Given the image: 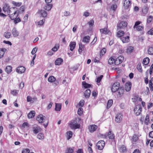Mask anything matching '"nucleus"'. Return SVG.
Wrapping results in <instances>:
<instances>
[{"instance_id": "obj_23", "label": "nucleus", "mask_w": 153, "mask_h": 153, "mask_svg": "<svg viewBox=\"0 0 153 153\" xmlns=\"http://www.w3.org/2000/svg\"><path fill=\"white\" fill-rule=\"evenodd\" d=\"M7 49L5 48H0V59L3 58L6 52Z\"/></svg>"}, {"instance_id": "obj_49", "label": "nucleus", "mask_w": 153, "mask_h": 153, "mask_svg": "<svg viewBox=\"0 0 153 153\" xmlns=\"http://www.w3.org/2000/svg\"><path fill=\"white\" fill-rule=\"evenodd\" d=\"M33 133L36 134L38 133L39 131H40V130L41 128L40 127L37 126L36 127H33Z\"/></svg>"}, {"instance_id": "obj_6", "label": "nucleus", "mask_w": 153, "mask_h": 153, "mask_svg": "<svg viewBox=\"0 0 153 153\" xmlns=\"http://www.w3.org/2000/svg\"><path fill=\"white\" fill-rule=\"evenodd\" d=\"M120 83L118 82L114 83L112 85L111 88V91L114 92L117 91L120 88Z\"/></svg>"}, {"instance_id": "obj_24", "label": "nucleus", "mask_w": 153, "mask_h": 153, "mask_svg": "<svg viewBox=\"0 0 153 153\" xmlns=\"http://www.w3.org/2000/svg\"><path fill=\"white\" fill-rule=\"evenodd\" d=\"M63 62V59L61 58H57L55 61V64L56 65H60Z\"/></svg>"}, {"instance_id": "obj_25", "label": "nucleus", "mask_w": 153, "mask_h": 153, "mask_svg": "<svg viewBox=\"0 0 153 153\" xmlns=\"http://www.w3.org/2000/svg\"><path fill=\"white\" fill-rule=\"evenodd\" d=\"M91 91L89 89H88L85 91L84 94V96L86 98H88L91 95Z\"/></svg>"}, {"instance_id": "obj_47", "label": "nucleus", "mask_w": 153, "mask_h": 153, "mask_svg": "<svg viewBox=\"0 0 153 153\" xmlns=\"http://www.w3.org/2000/svg\"><path fill=\"white\" fill-rule=\"evenodd\" d=\"M113 101L112 100H109L107 102V108H109L112 105Z\"/></svg>"}, {"instance_id": "obj_52", "label": "nucleus", "mask_w": 153, "mask_h": 153, "mask_svg": "<svg viewBox=\"0 0 153 153\" xmlns=\"http://www.w3.org/2000/svg\"><path fill=\"white\" fill-rule=\"evenodd\" d=\"M12 4L14 6L16 7H19L22 5V3L20 2H16V1H12Z\"/></svg>"}, {"instance_id": "obj_31", "label": "nucleus", "mask_w": 153, "mask_h": 153, "mask_svg": "<svg viewBox=\"0 0 153 153\" xmlns=\"http://www.w3.org/2000/svg\"><path fill=\"white\" fill-rule=\"evenodd\" d=\"M74 150V147H69L66 148L65 153H73Z\"/></svg>"}, {"instance_id": "obj_26", "label": "nucleus", "mask_w": 153, "mask_h": 153, "mask_svg": "<svg viewBox=\"0 0 153 153\" xmlns=\"http://www.w3.org/2000/svg\"><path fill=\"white\" fill-rule=\"evenodd\" d=\"M12 33L14 37H16L19 36V32L17 30L16 28L14 27L12 30Z\"/></svg>"}, {"instance_id": "obj_59", "label": "nucleus", "mask_w": 153, "mask_h": 153, "mask_svg": "<svg viewBox=\"0 0 153 153\" xmlns=\"http://www.w3.org/2000/svg\"><path fill=\"white\" fill-rule=\"evenodd\" d=\"M18 91L14 90L13 91H11L10 92V93L14 96H16L17 94Z\"/></svg>"}, {"instance_id": "obj_55", "label": "nucleus", "mask_w": 153, "mask_h": 153, "mask_svg": "<svg viewBox=\"0 0 153 153\" xmlns=\"http://www.w3.org/2000/svg\"><path fill=\"white\" fill-rule=\"evenodd\" d=\"M148 53L150 55L153 54V47H150L148 51Z\"/></svg>"}, {"instance_id": "obj_12", "label": "nucleus", "mask_w": 153, "mask_h": 153, "mask_svg": "<svg viewBox=\"0 0 153 153\" xmlns=\"http://www.w3.org/2000/svg\"><path fill=\"white\" fill-rule=\"evenodd\" d=\"M132 84L130 82H127L126 83L125 85V88L126 91H130L131 87Z\"/></svg>"}, {"instance_id": "obj_21", "label": "nucleus", "mask_w": 153, "mask_h": 153, "mask_svg": "<svg viewBox=\"0 0 153 153\" xmlns=\"http://www.w3.org/2000/svg\"><path fill=\"white\" fill-rule=\"evenodd\" d=\"M27 102H30L31 103H33L35 101H37V98L36 97L32 98L30 96H28L27 98Z\"/></svg>"}, {"instance_id": "obj_48", "label": "nucleus", "mask_w": 153, "mask_h": 153, "mask_svg": "<svg viewBox=\"0 0 153 153\" xmlns=\"http://www.w3.org/2000/svg\"><path fill=\"white\" fill-rule=\"evenodd\" d=\"M59 45L58 44H55V46L51 49V50L53 52L56 51L59 48Z\"/></svg>"}, {"instance_id": "obj_17", "label": "nucleus", "mask_w": 153, "mask_h": 153, "mask_svg": "<svg viewBox=\"0 0 153 153\" xmlns=\"http://www.w3.org/2000/svg\"><path fill=\"white\" fill-rule=\"evenodd\" d=\"M25 70L26 68L25 67L21 66L17 68L16 71L19 73L22 74L25 72Z\"/></svg>"}, {"instance_id": "obj_35", "label": "nucleus", "mask_w": 153, "mask_h": 153, "mask_svg": "<svg viewBox=\"0 0 153 153\" xmlns=\"http://www.w3.org/2000/svg\"><path fill=\"white\" fill-rule=\"evenodd\" d=\"M151 121H149V114H147L145 117L144 123L145 124L147 125H148L149 124H150L151 123Z\"/></svg>"}, {"instance_id": "obj_1", "label": "nucleus", "mask_w": 153, "mask_h": 153, "mask_svg": "<svg viewBox=\"0 0 153 153\" xmlns=\"http://www.w3.org/2000/svg\"><path fill=\"white\" fill-rule=\"evenodd\" d=\"M16 7H14L10 10V13H9V17L11 20H13L17 18L19 15V12L18 10H16Z\"/></svg>"}, {"instance_id": "obj_42", "label": "nucleus", "mask_w": 153, "mask_h": 153, "mask_svg": "<svg viewBox=\"0 0 153 153\" xmlns=\"http://www.w3.org/2000/svg\"><path fill=\"white\" fill-rule=\"evenodd\" d=\"M137 69L138 71L141 73L142 72L143 69L142 68L141 64V63L139 62L137 64Z\"/></svg>"}, {"instance_id": "obj_15", "label": "nucleus", "mask_w": 153, "mask_h": 153, "mask_svg": "<svg viewBox=\"0 0 153 153\" xmlns=\"http://www.w3.org/2000/svg\"><path fill=\"white\" fill-rule=\"evenodd\" d=\"M127 22H126L122 21L118 24L117 27L120 28H122L127 27Z\"/></svg>"}, {"instance_id": "obj_13", "label": "nucleus", "mask_w": 153, "mask_h": 153, "mask_svg": "<svg viewBox=\"0 0 153 153\" xmlns=\"http://www.w3.org/2000/svg\"><path fill=\"white\" fill-rule=\"evenodd\" d=\"M123 115L121 113L117 114L116 116L115 121L116 122L120 123L122 119Z\"/></svg>"}, {"instance_id": "obj_10", "label": "nucleus", "mask_w": 153, "mask_h": 153, "mask_svg": "<svg viewBox=\"0 0 153 153\" xmlns=\"http://www.w3.org/2000/svg\"><path fill=\"white\" fill-rule=\"evenodd\" d=\"M124 60V57L123 56H120L117 58L115 59V65H118L123 62Z\"/></svg>"}, {"instance_id": "obj_40", "label": "nucleus", "mask_w": 153, "mask_h": 153, "mask_svg": "<svg viewBox=\"0 0 153 153\" xmlns=\"http://www.w3.org/2000/svg\"><path fill=\"white\" fill-rule=\"evenodd\" d=\"M115 57H111L108 60V63L110 65H111L113 63L115 64Z\"/></svg>"}, {"instance_id": "obj_45", "label": "nucleus", "mask_w": 153, "mask_h": 153, "mask_svg": "<svg viewBox=\"0 0 153 153\" xmlns=\"http://www.w3.org/2000/svg\"><path fill=\"white\" fill-rule=\"evenodd\" d=\"M12 70V67L10 66H7L6 67L5 69L6 72L7 74L10 73Z\"/></svg>"}, {"instance_id": "obj_43", "label": "nucleus", "mask_w": 153, "mask_h": 153, "mask_svg": "<svg viewBox=\"0 0 153 153\" xmlns=\"http://www.w3.org/2000/svg\"><path fill=\"white\" fill-rule=\"evenodd\" d=\"M149 59L148 57H146L144 58L143 60V65H146L149 63Z\"/></svg>"}, {"instance_id": "obj_11", "label": "nucleus", "mask_w": 153, "mask_h": 153, "mask_svg": "<svg viewBox=\"0 0 153 153\" xmlns=\"http://www.w3.org/2000/svg\"><path fill=\"white\" fill-rule=\"evenodd\" d=\"M120 39L123 43H128L130 41V36L129 35L125 34L123 36L120 38Z\"/></svg>"}, {"instance_id": "obj_30", "label": "nucleus", "mask_w": 153, "mask_h": 153, "mask_svg": "<svg viewBox=\"0 0 153 153\" xmlns=\"http://www.w3.org/2000/svg\"><path fill=\"white\" fill-rule=\"evenodd\" d=\"M85 48V45L81 43L79 44V48L78 49V52L79 53H80L84 50Z\"/></svg>"}, {"instance_id": "obj_46", "label": "nucleus", "mask_w": 153, "mask_h": 153, "mask_svg": "<svg viewBox=\"0 0 153 153\" xmlns=\"http://www.w3.org/2000/svg\"><path fill=\"white\" fill-rule=\"evenodd\" d=\"M82 85L83 87L85 88H89L91 87V84L87 83L85 82H82Z\"/></svg>"}, {"instance_id": "obj_37", "label": "nucleus", "mask_w": 153, "mask_h": 153, "mask_svg": "<svg viewBox=\"0 0 153 153\" xmlns=\"http://www.w3.org/2000/svg\"><path fill=\"white\" fill-rule=\"evenodd\" d=\"M138 139V137L137 136L134 134L133 135L132 138V142L133 144H135V142Z\"/></svg>"}, {"instance_id": "obj_14", "label": "nucleus", "mask_w": 153, "mask_h": 153, "mask_svg": "<svg viewBox=\"0 0 153 153\" xmlns=\"http://www.w3.org/2000/svg\"><path fill=\"white\" fill-rule=\"evenodd\" d=\"M149 8L147 6H144L142 9V13L143 16H145L148 13Z\"/></svg>"}, {"instance_id": "obj_61", "label": "nucleus", "mask_w": 153, "mask_h": 153, "mask_svg": "<svg viewBox=\"0 0 153 153\" xmlns=\"http://www.w3.org/2000/svg\"><path fill=\"white\" fill-rule=\"evenodd\" d=\"M103 77V76L102 75H101L99 77L97 78V83H100V82Z\"/></svg>"}, {"instance_id": "obj_53", "label": "nucleus", "mask_w": 153, "mask_h": 153, "mask_svg": "<svg viewBox=\"0 0 153 153\" xmlns=\"http://www.w3.org/2000/svg\"><path fill=\"white\" fill-rule=\"evenodd\" d=\"M77 113L78 114L79 116L82 115L83 113V109L82 108H79L77 111Z\"/></svg>"}, {"instance_id": "obj_8", "label": "nucleus", "mask_w": 153, "mask_h": 153, "mask_svg": "<svg viewBox=\"0 0 153 153\" xmlns=\"http://www.w3.org/2000/svg\"><path fill=\"white\" fill-rule=\"evenodd\" d=\"M100 31L101 34H104L105 35L111 34V31L108 29V26L106 27L100 29Z\"/></svg>"}, {"instance_id": "obj_29", "label": "nucleus", "mask_w": 153, "mask_h": 153, "mask_svg": "<svg viewBox=\"0 0 153 153\" xmlns=\"http://www.w3.org/2000/svg\"><path fill=\"white\" fill-rule=\"evenodd\" d=\"M153 22V16L151 15L147 17V19L146 23L150 24Z\"/></svg>"}, {"instance_id": "obj_64", "label": "nucleus", "mask_w": 153, "mask_h": 153, "mask_svg": "<svg viewBox=\"0 0 153 153\" xmlns=\"http://www.w3.org/2000/svg\"><path fill=\"white\" fill-rule=\"evenodd\" d=\"M147 33L148 34L150 35H153V28L150 29L148 32Z\"/></svg>"}, {"instance_id": "obj_50", "label": "nucleus", "mask_w": 153, "mask_h": 153, "mask_svg": "<svg viewBox=\"0 0 153 153\" xmlns=\"http://www.w3.org/2000/svg\"><path fill=\"white\" fill-rule=\"evenodd\" d=\"M37 138L40 140H43L44 138V134L42 133H39L37 135Z\"/></svg>"}, {"instance_id": "obj_22", "label": "nucleus", "mask_w": 153, "mask_h": 153, "mask_svg": "<svg viewBox=\"0 0 153 153\" xmlns=\"http://www.w3.org/2000/svg\"><path fill=\"white\" fill-rule=\"evenodd\" d=\"M39 14L43 17H45L47 16V13L46 11L42 10H40L38 12Z\"/></svg>"}, {"instance_id": "obj_20", "label": "nucleus", "mask_w": 153, "mask_h": 153, "mask_svg": "<svg viewBox=\"0 0 153 153\" xmlns=\"http://www.w3.org/2000/svg\"><path fill=\"white\" fill-rule=\"evenodd\" d=\"M117 96L118 97H122L125 91L123 87H120L118 89Z\"/></svg>"}, {"instance_id": "obj_36", "label": "nucleus", "mask_w": 153, "mask_h": 153, "mask_svg": "<svg viewBox=\"0 0 153 153\" xmlns=\"http://www.w3.org/2000/svg\"><path fill=\"white\" fill-rule=\"evenodd\" d=\"M56 80L55 77L53 76H49L48 79V82L51 83L54 82Z\"/></svg>"}, {"instance_id": "obj_9", "label": "nucleus", "mask_w": 153, "mask_h": 153, "mask_svg": "<svg viewBox=\"0 0 153 153\" xmlns=\"http://www.w3.org/2000/svg\"><path fill=\"white\" fill-rule=\"evenodd\" d=\"M13 8H10L8 4H5L3 8V10L5 13H7L8 15L10 13V10Z\"/></svg>"}, {"instance_id": "obj_3", "label": "nucleus", "mask_w": 153, "mask_h": 153, "mask_svg": "<svg viewBox=\"0 0 153 153\" xmlns=\"http://www.w3.org/2000/svg\"><path fill=\"white\" fill-rule=\"evenodd\" d=\"M142 23V22L140 21H136L133 26V28H136L137 31H142L144 29V27L143 25H140V24Z\"/></svg>"}, {"instance_id": "obj_2", "label": "nucleus", "mask_w": 153, "mask_h": 153, "mask_svg": "<svg viewBox=\"0 0 153 153\" xmlns=\"http://www.w3.org/2000/svg\"><path fill=\"white\" fill-rule=\"evenodd\" d=\"M69 125L71 128L73 129H79L81 126L80 124L77 123L76 119L71 122Z\"/></svg>"}, {"instance_id": "obj_58", "label": "nucleus", "mask_w": 153, "mask_h": 153, "mask_svg": "<svg viewBox=\"0 0 153 153\" xmlns=\"http://www.w3.org/2000/svg\"><path fill=\"white\" fill-rule=\"evenodd\" d=\"M106 52V49L105 48H103L100 51V56H103L105 53Z\"/></svg>"}, {"instance_id": "obj_27", "label": "nucleus", "mask_w": 153, "mask_h": 153, "mask_svg": "<svg viewBox=\"0 0 153 153\" xmlns=\"http://www.w3.org/2000/svg\"><path fill=\"white\" fill-rule=\"evenodd\" d=\"M76 45V42H71L69 46L70 47V50L72 51L75 48Z\"/></svg>"}, {"instance_id": "obj_44", "label": "nucleus", "mask_w": 153, "mask_h": 153, "mask_svg": "<svg viewBox=\"0 0 153 153\" xmlns=\"http://www.w3.org/2000/svg\"><path fill=\"white\" fill-rule=\"evenodd\" d=\"M52 6V5L51 4H47L44 7L45 10L49 11L51 10Z\"/></svg>"}, {"instance_id": "obj_18", "label": "nucleus", "mask_w": 153, "mask_h": 153, "mask_svg": "<svg viewBox=\"0 0 153 153\" xmlns=\"http://www.w3.org/2000/svg\"><path fill=\"white\" fill-rule=\"evenodd\" d=\"M107 136L110 139L114 140L115 139V135L111 129L109 130L107 133Z\"/></svg>"}, {"instance_id": "obj_16", "label": "nucleus", "mask_w": 153, "mask_h": 153, "mask_svg": "<svg viewBox=\"0 0 153 153\" xmlns=\"http://www.w3.org/2000/svg\"><path fill=\"white\" fill-rule=\"evenodd\" d=\"M97 126L94 124L91 125L88 127V129L90 132H93L95 131L97 128Z\"/></svg>"}, {"instance_id": "obj_34", "label": "nucleus", "mask_w": 153, "mask_h": 153, "mask_svg": "<svg viewBox=\"0 0 153 153\" xmlns=\"http://www.w3.org/2000/svg\"><path fill=\"white\" fill-rule=\"evenodd\" d=\"M62 107V104L61 103H55V110L56 111H60Z\"/></svg>"}, {"instance_id": "obj_19", "label": "nucleus", "mask_w": 153, "mask_h": 153, "mask_svg": "<svg viewBox=\"0 0 153 153\" xmlns=\"http://www.w3.org/2000/svg\"><path fill=\"white\" fill-rule=\"evenodd\" d=\"M45 118V117L42 114H40L38 116L36 119L39 123H42L44 122Z\"/></svg>"}, {"instance_id": "obj_51", "label": "nucleus", "mask_w": 153, "mask_h": 153, "mask_svg": "<svg viewBox=\"0 0 153 153\" xmlns=\"http://www.w3.org/2000/svg\"><path fill=\"white\" fill-rule=\"evenodd\" d=\"M11 33L10 32H5L4 33V36L6 38L8 39L10 37Z\"/></svg>"}, {"instance_id": "obj_28", "label": "nucleus", "mask_w": 153, "mask_h": 153, "mask_svg": "<svg viewBox=\"0 0 153 153\" xmlns=\"http://www.w3.org/2000/svg\"><path fill=\"white\" fill-rule=\"evenodd\" d=\"M134 49V48L133 46H129L127 47L126 49V53L128 54L130 53L133 52Z\"/></svg>"}, {"instance_id": "obj_60", "label": "nucleus", "mask_w": 153, "mask_h": 153, "mask_svg": "<svg viewBox=\"0 0 153 153\" xmlns=\"http://www.w3.org/2000/svg\"><path fill=\"white\" fill-rule=\"evenodd\" d=\"M45 19H43L40 21H39L38 22V24L39 25H42L44 24L45 22Z\"/></svg>"}, {"instance_id": "obj_63", "label": "nucleus", "mask_w": 153, "mask_h": 153, "mask_svg": "<svg viewBox=\"0 0 153 153\" xmlns=\"http://www.w3.org/2000/svg\"><path fill=\"white\" fill-rule=\"evenodd\" d=\"M30 151L28 149H23L22 152V153H29Z\"/></svg>"}, {"instance_id": "obj_57", "label": "nucleus", "mask_w": 153, "mask_h": 153, "mask_svg": "<svg viewBox=\"0 0 153 153\" xmlns=\"http://www.w3.org/2000/svg\"><path fill=\"white\" fill-rule=\"evenodd\" d=\"M120 150L122 152H124L126 151V147L124 145H123L121 146L120 148Z\"/></svg>"}, {"instance_id": "obj_38", "label": "nucleus", "mask_w": 153, "mask_h": 153, "mask_svg": "<svg viewBox=\"0 0 153 153\" xmlns=\"http://www.w3.org/2000/svg\"><path fill=\"white\" fill-rule=\"evenodd\" d=\"M90 37L88 36H85L83 39L82 42H83L88 43L89 42Z\"/></svg>"}, {"instance_id": "obj_5", "label": "nucleus", "mask_w": 153, "mask_h": 153, "mask_svg": "<svg viewBox=\"0 0 153 153\" xmlns=\"http://www.w3.org/2000/svg\"><path fill=\"white\" fill-rule=\"evenodd\" d=\"M105 145V143L103 140L99 141L96 144L97 148L99 150H102L104 148Z\"/></svg>"}, {"instance_id": "obj_54", "label": "nucleus", "mask_w": 153, "mask_h": 153, "mask_svg": "<svg viewBox=\"0 0 153 153\" xmlns=\"http://www.w3.org/2000/svg\"><path fill=\"white\" fill-rule=\"evenodd\" d=\"M13 20V22L15 24H17L21 21V19L19 17H18Z\"/></svg>"}, {"instance_id": "obj_62", "label": "nucleus", "mask_w": 153, "mask_h": 153, "mask_svg": "<svg viewBox=\"0 0 153 153\" xmlns=\"http://www.w3.org/2000/svg\"><path fill=\"white\" fill-rule=\"evenodd\" d=\"M97 94H98L97 91H93L92 95L93 97H94V98L97 97Z\"/></svg>"}, {"instance_id": "obj_56", "label": "nucleus", "mask_w": 153, "mask_h": 153, "mask_svg": "<svg viewBox=\"0 0 153 153\" xmlns=\"http://www.w3.org/2000/svg\"><path fill=\"white\" fill-rule=\"evenodd\" d=\"M94 21L93 19L91 20L88 22V24L90 27H92L94 25Z\"/></svg>"}, {"instance_id": "obj_4", "label": "nucleus", "mask_w": 153, "mask_h": 153, "mask_svg": "<svg viewBox=\"0 0 153 153\" xmlns=\"http://www.w3.org/2000/svg\"><path fill=\"white\" fill-rule=\"evenodd\" d=\"M142 110V108L140 105H136L134 110V114L137 116H139Z\"/></svg>"}, {"instance_id": "obj_39", "label": "nucleus", "mask_w": 153, "mask_h": 153, "mask_svg": "<svg viewBox=\"0 0 153 153\" xmlns=\"http://www.w3.org/2000/svg\"><path fill=\"white\" fill-rule=\"evenodd\" d=\"M67 138L69 140L71 138L73 135V132L72 131H68L67 132Z\"/></svg>"}, {"instance_id": "obj_32", "label": "nucleus", "mask_w": 153, "mask_h": 153, "mask_svg": "<svg viewBox=\"0 0 153 153\" xmlns=\"http://www.w3.org/2000/svg\"><path fill=\"white\" fill-rule=\"evenodd\" d=\"M35 115V112L34 111H32L28 113L27 117L29 118H32L34 117Z\"/></svg>"}, {"instance_id": "obj_41", "label": "nucleus", "mask_w": 153, "mask_h": 153, "mask_svg": "<svg viewBox=\"0 0 153 153\" xmlns=\"http://www.w3.org/2000/svg\"><path fill=\"white\" fill-rule=\"evenodd\" d=\"M117 8V5L116 4H112L110 7V9L111 11H113L114 12Z\"/></svg>"}, {"instance_id": "obj_7", "label": "nucleus", "mask_w": 153, "mask_h": 153, "mask_svg": "<svg viewBox=\"0 0 153 153\" xmlns=\"http://www.w3.org/2000/svg\"><path fill=\"white\" fill-rule=\"evenodd\" d=\"M131 0H125L124 2V8L125 9L130 8L131 6Z\"/></svg>"}, {"instance_id": "obj_33", "label": "nucleus", "mask_w": 153, "mask_h": 153, "mask_svg": "<svg viewBox=\"0 0 153 153\" xmlns=\"http://www.w3.org/2000/svg\"><path fill=\"white\" fill-rule=\"evenodd\" d=\"M125 35V33L123 31L119 30L117 32V36L120 38Z\"/></svg>"}]
</instances>
